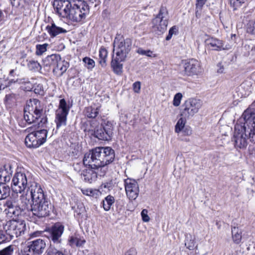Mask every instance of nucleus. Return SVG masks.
<instances>
[{
	"label": "nucleus",
	"instance_id": "nucleus-1",
	"mask_svg": "<svg viewBox=\"0 0 255 255\" xmlns=\"http://www.w3.org/2000/svg\"><path fill=\"white\" fill-rule=\"evenodd\" d=\"M28 196L32 197V203L30 210L33 215L38 218H43L49 215L52 205L50 201L44 194L43 191L36 182L30 183L28 190Z\"/></svg>",
	"mask_w": 255,
	"mask_h": 255
},
{
	"label": "nucleus",
	"instance_id": "nucleus-2",
	"mask_svg": "<svg viewBox=\"0 0 255 255\" xmlns=\"http://www.w3.org/2000/svg\"><path fill=\"white\" fill-rule=\"evenodd\" d=\"M115 159V151L110 147H96L84 155L83 162L85 166L101 167L112 162Z\"/></svg>",
	"mask_w": 255,
	"mask_h": 255
},
{
	"label": "nucleus",
	"instance_id": "nucleus-3",
	"mask_svg": "<svg viewBox=\"0 0 255 255\" xmlns=\"http://www.w3.org/2000/svg\"><path fill=\"white\" fill-rule=\"evenodd\" d=\"M47 122V118L43 117L37 125L34 126L35 130L32 131L31 128L27 129L30 132L26 136L25 143L29 148H37L44 143L47 139L48 131L45 129H39L44 128Z\"/></svg>",
	"mask_w": 255,
	"mask_h": 255
},
{
	"label": "nucleus",
	"instance_id": "nucleus-4",
	"mask_svg": "<svg viewBox=\"0 0 255 255\" xmlns=\"http://www.w3.org/2000/svg\"><path fill=\"white\" fill-rule=\"evenodd\" d=\"M43 105L36 99L27 101L24 108V119L29 124L34 123L43 117ZM43 117H44L43 116Z\"/></svg>",
	"mask_w": 255,
	"mask_h": 255
},
{
	"label": "nucleus",
	"instance_id": "nucleus-5",
	"mask_svg": "<svg viewBox=\"0 0 255 255\" xmlns=\"http://www.w3.org/2000/svg\"><path fill=\"white\" fill-rule=\"evenodd\" d=\"M132 41L129 38L125 39L120 35L117 36L114 42V52L121 61H125L131 48Z\"/></svg>",
	"mask_w": 255,
	"mask_h": 255
},
{
	"label": "nucleus",
	"instance_id": "nucleus-6",
	"mask_svg": "<svg viewBox=\"0 0 255 255\" xmlns=\"http://www.w3.org/2000/svg\"><path fill=\"white\" fill-rule=\"evenodd\" d=\"M88 13L89 7L86 3L81 1L72 3L67 18L73 22H80L85 18Z\"/></svg>",
	"mask_w": 255,
	"mask_h": 255
},
{
	"label": "nucleus",
	"instance_id": "nucleus-7",
	"mask_svg": "<svg viewBox=\"0 0 255 255\" xmlns=\"http://www.w3.org/2000/svg\"><path fill=\"white\" fill-rule=\"evenodd\" d=\"M3 230L10 238H17L24 234L26 225L24 221L12 220L3 225Z\"/></svg>",
	"mask_w": 255,
	"mask_h": 255
},
{
	"label": "nucleus",
	"instance_id": "nucleus-8",
	"mask_svg": "<svg viewBox=\"0 0 255 255\" xmlns=\"http://www.w3.org/2000/svg\"><path fill=\"white\" fill-rule=\"evenodd\" d=\"M168 19V12L162 6L158 15L152 20L153 30L158 35L163 33L166 30Z\"/></svg>",
	"mask_w": 255,
	"mask_h": 255
},
{
	"label": "nucleus",
	"instance_id": "nucleus-9",
	"mask_svg": "<svg viewBox=\"0 0 255 255\" xmlns=\"http://www.w3.org/2000/svg\"><path fill=\"white\" fill-rule=\"evenodd\" d=\"M247 127L237 124L235 127V132L232 138L234 145L237 148H245L248 144Z\"/></svg>",
	"mask_w": 255,
	"mask_h": 255
},
{
	"label": "nucleus",
	"instance_id": "nucleus-10",
	"mask_svg": "<svg viewBox=\"0 0 255 255\" xmlns=\"http://www.w3.org/2000/svg\"><path fill=\"white\" fill-rule=\"evenodd\" d=\"M33 182H28L26 174L22 171H18L15 173L12 180L11 187L13 191L16 193L24 192L30 183Z\"/></svg>",
	"mask_w": 255,
	"mask_h": 255
},
{
	"label": "nucleus",
	"instance_id": "nucleus-11",
	"mask_svg": "<svg viewBox=\"0 0 255 255\" xmlns=\"http://www.w3.org/2000/svg\"><path fill=\"white\" fill-rule=\"evenodd\" d=\"M70 108L65 99L60 100L57 110L56 111L55 122L56 128L66 126L67 124V117L69 113Z\"/></svg>",
	"mask_w": 255,
	"mask_h": 255
},
{
	"label": "nucleus",
	"instance_id": "nucleus-12",
	"mask_svg": "<svg viewBox=\"0 0 255 255\" xmlns=\"http://www.w3.org/2000/svg\"><path fill=\"white\" fill-rule=\"evenodd\" d=\"M202 106V102L199 99H190L187 100L183 105L181 117L188 119L198 113Z\"/></svg>",
	"mask_w": 255,
	"mask_h": 255
},
{
	"label": "nucleus",
	"instance_id": "nucleus-13",
	"mask_svg": "<svg viewBox=\"0 0 255 255\" xmlns=\"http://www.w3.org/2000/svg\"><path fill=\"white\" fill-rule=\"evenodd\" d=\"M183 74L188 76L197 75L202 72L200 62L195 59L185 60L183 63Z\"/></svg>",
	"mask_w": 255,
	"mask_h": 255
},
{
	"label": "nucleus",
	"instance_id": "nucleus-14",
	"mask_svg": "<svg viewBox=\"0 0 255 255\" xmlns=\"http://www.w3.org/2000/svg\"><path fill=\"white\" fill-rule=\"evenodd\" d=\"M125 188L127 197L129 200H135L139 194V186L134 179L127 178L124 181Z\"/></svg>",
	"mask_w": 255,
	"mask_h": 255
},
{
	"label": "nucleus",
	"instance_id": "nucleus-15",
	"mask_svg": "<svg viewBox=\"0 0 255 255\" xmlns=\"http://www.w3.org/2000/svg\"><path fill=\"white\" fill-rule=\"evenodd\" d=\"M71 3L69 0H55L53 6L55 12L60 17L67 18Z\"/></svg>",
	"mask_w": 255,
	"mask_h": 255
},
{
	"label": "nucleus",
	"instance_id": "nucleus-16",
	"mask_svg": "<svg viewBox=\"0 0 255 255\" xmlns=\"http://www.w3.org/2000/svg\"><path fill=\"white\" fill-rule=\"evenodd\" d=\"M64 227L60 224H56L49 230L48 238L54 243L61 242V237L64 231Z\"/></svg>",
	"mask_w": 255,
	"mask_h": 255
},
{
	"label": "nucleus",
	"instance_id": "nucleus-17",
	"mask_svg": "<svg viewBox=\"0 0 255 255\" xmlns=\"http://www.w3.org/2000/svg\"><path fill=\"white\" fill-rule=\"evenodd\" d=\"M46 247L45 241L38 239L29 242L27 248L38 255H41L44 252Z\"/></svg>",
	"mask_w": 255,
	"mask_h": 255
},
{
	"label": "nucleus",
	"instance_id": "nucleus-18",
	"mask_svg": "<svg viewBox=\"0 0 255 255\" xmlns=\"http://www.w3.org/2000/svg\"><path fill=\"white\" fill-rule=\"evenodd\" d=\"M244 121V125L242 126H246L247 128H250L255 125V112L251 109H247L243 113L242 118Z\"/></svg>",
	"mask_w": 255,
	"mask_h": 255
},
{
	"label": "nucleus",
	"instance_id": "nucleus-19",
	"mask_svg": "<svg viewBox=\"0 0 255 255\" xmlns=\"http://www.w3.org/2000/svg\"><path fill=\"white\" fill-rule=\"evenodd\" d=\"M6 206L7 208L5 209V212L10 218L14 219L19 216L22 211L15 202L7 201Z\"/></svg>",
	"mask_w": 255,
	"mask_h": 255
},
{
	"label": "nucleus",
	"instance_id": "nucleus-20",
	"mask_svg": "<svg viewBox=\"0 0 255 255\" xmlns=\"http://www.w3.org/2000/svg\"><path fill=\"white\" fill-rule=\"evenodd\" d=\"M12 174L11 166L5 164L0 167V183H6L11 179Z\"/></svg>",
	"mask_w": 255,
	"mask_h": 255
},
{
	"label": "nucleus",
	"instance_id": "nucleus-21",
	"mask_svg": "<svg viewBox=\"0 0 255 255\" xmlns=\"http://www.w3.org/2000/svg\"><path fill=\"white\" fill-rule=\"evenodd\" d=\"M60 57L59 54H56L47 56L43 61L44 67L47 68V70L52 69L53 71V69L57 65V62L60 60Z\"/></svg>",
	"mask_w": 255,
	"mask_h": 255
},
{
	"label": "nucleus",
	"instance_id": "nucleus-22",
	"mask_svg": "<svg viewBox=\"0 0 255 255\" xmlns=\"http://www.w3.org/2000/svg\"><path fill=\"white\" fill-rule=\"evenodd\" d=\"M29 187L30 185L28 186L25 193H24L20 196L18 203L16 204L22 211L28 210L29 207L31 208V204L30 202V199H32V197L28 196V190Z\"/></svg>",
	"mask_w": 255,
	"mask_h": 255
},
{
	"label": "nucleus",
	"instance_id": "nucleus-23",
	"mask_svg": "<svg viewBox=\"0 0 255 255\" xmlns=\"http://www.w3.org/2000/svg\"><path fill=\"white\" fill-rule=\"evenodd\" d=\"M81 175L86 182L90 183L96 181L97 178V173H96V170L92 167L90 166L83 170Z\"/></svg>",
	"mask_w": 255,
	"mask_h": 255
},
{
	"label": "nucleus",
	"instance_id": "nucleus-24",
	"mask_svg": "<svg viewBox=\"0 0 255 255\" xmlns=\"http://www.w3.org/2000/svg\"><path fill=\"white\" fill-rule=\"evenodd\" d=\"M206 41L207 44L210 46L212 47V49L213 50L221 51L229 49L227 46L225 47L224 46V44L222 40L215 38H209Z\"/></svg>",
	"mask_w": 255,
	"mask_h": 255
},
{
	"label": "nucleus",
	"instance_id": "nucleus-25",
	"mask_svg": "<svg viewBox=\"0 0 255 255\" xmlns=\"http://www.w3.org/2000/svg\"><path fill=\"white\" fill-rule=\"evenodd\" d=\"M69 67V63L65 60L62 59L60 57V60L57 62L55 69H53V73L57 76H62L65 73Z\"/></svg>",
	"mask_w": 255,
	"mask_h": 255
},
{
	"label": "nucleus",
	"instance_id": "nucleus-26",
	"mask_svg": "<svg viewBox=\"0 0 255 255\" xmlns=\"http://www.w3.org/2000/svg\"><path fill=\"white\" fill-rule=\"evenodd\" d=\"M46 29L52 37H55L60 33L67 32L65 29L57 26L54 23H52L50 25H47L46 27Z\"/></svg>",
	"mask_w": 255,
	"mask_h": 255
},
{
	"label": "nucleus",
	"instance_id": "nucleus-27",
	"mask_svg": "<svg viewBox=\"0 0 255 255\" xmlns=\"http://www.w3.org/2000/svg\"><path fill=\"white\" fill-rule=\"evenodd\" d=\"M119 58V57L117 56L115 58L113 55L111 62V66L114 72L117 74H121L122 73L123 70V64H121L120 62L124 61H121Z\"/></svg>",
	"mask_w": 255,
	"mask_h": 255
},
{
	"label": "nucleus",
	"instance_id": "nucleus-28",
	"mask_svg": "<svg viewBox=\"0 0 255 255\" xmlns=\"http://www.w3.org/2000/svg\"><path fill=\"white\" fill-rule=\"evenodd\" d=\"M94 135L95 137L98 138L100 140H111V138L107 134V133L106 132V131L104 129L101 127L99 128H98L94 131Z\"/></svg>",
	"mask_w": 255,
	"mask_h": 255
},
{
	"label": "nucleus",
	"instance_id": "nucleus-29",
	"mask_svg": "<svg viewBox=\"0 0 255 255\" xmlns=\"http://www.w3.org/2000/svg\"><path fill=\"white\" fill-rule=\"evenodd\" d=\"M85 242L84 239H80L76 236H71L69 239V244L72 247H82L84 245Z\"/></svg>",
	"mask_w": 255,
	"mask_h": 255
},
{
	"label": "nucleus",
	"instance_id": "nucleus-30",
	"mask_svg": "<svg viewBox=\"0 0 255 255\" xmlns=\"http://www.w3.org/2000/svg\"><path fill=\"white\" fill-rule=\"evenodd\" d=\"M10 189L9 186L5 183H0V200L6 199L10 195Z\"/></svg>",
	"mask_w": 255,
	"mask_h": 255
},
{
	"label": "nucleus",
	"instance_id": "nucleus-31",
	"mask_svg": "<svg viewBox=\"0 0 255 255\" xmlns=\"http://www.w3.org/2000/svg\"><path fill=\"white\" fill-rule=\"evenodd\" d=\"M108 53V50L105 47H102L100 48L99 50V63L103 67L107 65Z\"/></svg>",
	"mask_w": 255,
	"mask_h": 255
},
{
	"label": "nucleus",
	"instance_id": "nucleus-32",
	"mask_svg": "<svg viewBox=\"0 0 255 255\" xmlns=\"http://www.w3.org/2000/svg\"><path fill=\"white\" fill-rule=\"evenodd\" d=\"M232 234L233 241L236 244H239L242 240V232L238 227L232 228Z\"/></svg>",
	"mask_w": 255,
	"mask_h": 255
},
{
	"label": "nucleus",
	"instance_id": "nucleus-33",
	"mask_svg": "<svg viewBox=\"0 0 255 255\" xmlns=\"http://www.w3.org/2000/svg\"><path fill=\"white\" fill-rule=\"evenodd\" d=\"M115 202V198L111 195L107 196L105 199L103 201V207L104 209L106 211H109L111 209V206Z\"/></svg>",
	"mask_w": 255,
	"mask_h": 255
},
{
	"label": "nucleus",
	"instance_id": "nucleus-34",
	"mask_svg": "<svg viewBox=\"0 0 255 255\" xmlns=\"http://www.w3.org/2000/svg\"><path fill=\"white\" fill-rule=\"evenodd\" d=\"M99 108L89 107L85 109V115L89 118H95L99 114Z\"/></svg>",
	"mask_w": 255,
	"mask_h": 255
},
{
	"label": "nucleus",
	"instance_id": "nucleus-35",
	"mask_svg": "<svg viewBox=\"0 0 255 255\" xmlns=\"http://www.w3.org/2000/svg\"><path fill=\"white\" fill-rule=\"evenodd\" d=\"M27 67L29 70L34 72L39 71L41 69L40 64L35 60H30L27 63Z\"/></svg>",
	"mask_w": 255,
	"mask_h": 255
},
{
	"label": "nucleus",
	"instance_id": "nucleus-36",
	"mask_svg": "<svg viewBox=\"0 0 255 255\" xmlns=\"http://www.w3.org/2000/svg\"><path fill=\"white\" fill-rule=\"evenodd\" d=\"M186 119L182 117L180 118L175 127V132L178 133L183 129L186 124Z\"/></svg>",
	"mask_w": 255,
	"mask_h": 255
},
{
	"label": "nucleus",
	"instance_id": "nucleus-37",
	"mask_svg": "<svg viewBox=\"0 0 255 255\" xmlns=\"http://www.w3.org/2000/svg\"><path fill=\"white\" fill-rule=\"evenodd\" d=\"M102 128L104 129V130L106 131V132L107 133V134L111 138L113 136L114 129V125L113 123L110 121H108L104 124Z\"/></svg>",
	"mask_w": 255,
	"mask_h": 255
},
{
	"label": "nucleus",
	"instance_id": "nucleus-38",
	"mask_svg": "<svg viewBox=\"0 0 255 255\" xmlns=\"http://www.w3.org/2000/svg\"><path fill=\"white\" fill-rule=\"evenodd\" d=\"M247 32L255 36V19L250 20L246 25Z\"/></svg>",
	"mask_w": 255,
	"mask_h": 255
},
{
	"label": "nucleus",
	"instance_id": "nucleus-39",
	"mask_svg": "<svg viewBox=\"0 0 255 255\" xmlns=\"http://www.w3.org/2000/svg\"><path fill=\"white\" fill-rule=\"evenodd\" d=\"M47 255H65V253L62 250H59L53 247L51 244L47 250Z\"/></svg>",
	"mask_w": 255,
	"mask_h": 255
},
{
	"label": "nucleus",
	"instance_id": "nucleus-40",
	"mask_svg": "<svg viewBox=\"0 0 255 255\" xmlns=\"http://www.w3.org/2000/svg\"><path fill=\"white\" fill-rule=\"evenodd\" d=\"M247 133L249 140L251 142L255 143V125L250 128H247Z\"/></svg>",
	"mask_w": 255,
	"mask_h": 255
},
{
	"label": "nucleus",
	"instance_id": "nucleus-41",
	"mask_svg": "<svg viewBox=\"0 0 255 255\" xmlns=\"http://www.w3.org/2000/svg\"><path fill=\"white\" fill-rule=\"evenodd\" d=\"M185 244L187 249L189 250H193L195 248V241L194 239H192L191 236H190L189 238H187ZM195 248L197 249V245L195 247Z\"/></svg>",
	"mask_w": 255,
	"mask_h": 255
},
{
	"label": "nucleus",
	"instance_id": "nucleus-42",
	"mask_svg": "<svg viewBox=\"0 0 255 255\" xmlns=\"http://www.w3.org/2000/svg\"><path fill=\"white\" fill-rule=\"evenodd\" d=\"M48 46L47 43L43 44H38L36 46V54L37 55H41L47 50Z\"/></svg>",
	"mask_w": 255,
	"mask_h": 255
},
{
	"label": "nucleus",
	"instance_id": "nucleus-43",
	"mask_svg": "<svg viewBox=\"0 0 255 255\" xmlns=\"http://www.w3.org/2000/svg\"><path fill=\"white\" fill-rule=\"evenodd\" d=\"M245 0H230V3L234 10H236L245 3Z\"/></svg>",
	"mask_w": 255,
	"mask_h": 255
},
{
	"label": "nucleus",
	"instance_id": "nucleus-44",
	"mask_svg": "<svg viewBox=\"0 0 255 255\" xmlns=\"http://www.w3.org/2000/svg\"><path fill=\"white\" fill-rule=\"evenodd\" d=\"M137 53L140 55H146L149 57H155L156 56V54H154L152 51L150 50H145L142 48H138Z\"/></svg>",
	"mask_w": 255,
	"mask_h": 255
},
{
	"label": "nucleus",
	"instance_id": "nucleus-45",
	"mask_svg": "<svg viewBox=\"0 0 255 255\" xmlns=\"http://www.w3.org/2000/svg\"><path fill=\"white\" fill-rule=\"evenodd\" d=\"M83 61L85 63L86 66L89 69H92L95 67V61L89 57H85L83 59Z\"/></svg>",
	"mask_w": 255,
	"mask_h": 255
},
{
	"label": "nucleus",
	"instance_id": "nucleus-46",
	"mask_svg": "<svg viewBox=\"0 0 255 255\" xmlns=\"http://www.w3.org/2000/svg\"><path fill=\"white\" fill-rule=\"evenodd\" d=\"M93 168L96 170V173H97V176L99 175L100 176H104L107 170L106 166H101L100 167H92Z\"/></svg>",
	"mask_w": 255,
	"mask_h": 255
},
{
	"label": "nucleus",
	"instance_id": "nucleus-47",
	"mask_svg": "<svg viewBox=\"0 0 255 255\" xmlns=\"http://www.w3.org/2000/svg\"><path fill=\"white\" fill-rule=\"evenodd\" d=\"M13 249L11 246H9L0 251V255H12Z\"/></svg>",
	"mask_w": 255,
	"mask_h": 255
},
{
	"label": "nucleus",
	"instance_id": "nucleus-48",
	"mask_svg": "<svg viewBox=\"0 0 255 255\" xmlns=\"http://www.w3.org/2000/svg\"><path fill=\"white\" fill-rule=\"evenodd\" d=\"M182 98V95L180 93H178L174 97L173 104L174 106L177 107L179 106L181 100Z\"/></svg>",
	"mask_w": 255,
	"mask_h": 255
},
{
	"label": "nucleus",
	"instance_id": "nucleus-49",
	"mask_svg": "<svg viewBox=\"0 0 255 255\" xmlns=\"http://www.w3.org/2000/svg\"><path fill=\"white\" fill-rule=\"evenodd\" d=\"M81 191L84 195L93 197L96 194V190L92 189L84 188L82 189Z\"/></svg>",
	"mask_w": 255,
	"mask_h": 255
},
{
	"label": "nucleus",
	"instance_id": "nucleus-50",
	"mask_svg": "<svg viewBox=\"0 0 255 255\" xmlns=\"http://www.w3.org/2000/svg\"><path fill=\"white\" fill-rule=\"evenodd\" d=\"M207 0H196V14H197V13L199 11H200L205 4Z\"/></svg>",
	"mask_w": 255,
	"mask_h": 255
},
{
	"label": "nucleus",
	"instance_id": "nucleus-51",
	"mask_svg": "<svg viewBox=\"0 0 255 255\" xmlns=\"http://www.w3.org/2000/svg\"><path fill=\"white\" fill-rule=\"evenodd\" d=\"M142 220L144 222H148L150 220V218L148 215V211L146 209H143L141 212Z\"/></svg>",
	"mask_w": 255,
	"mask_h": 255
},
{
	"label": "nucleus",
	"instance_id": "nucleus-52",
	"mask_svg": "<svg viewBox=\"0 0 255 255\" xmlns=\"http://www.w3.org/2000/svg\"><path fill=\"white\" fill-rule=\"evenodd\" d=\"M17 82H18L19 83L27 84L28 85V88H26L27 91H30L32 88V84L29 82H28L27 80H26L25 79L17 80Z\"/></svg>",
	"mask_w": 255,
	"mask_h": 255
},
{
	"label": "nucleus",
	"instance_id": "nucleus-53",
	"mask_svg": "<svg viewBox=\"0 0 255 255\" xmlns=\"http://www.w3.org/2000/svg\"><path fill=\"white\" fill-rule=\"evenodd\" d=\"M7 234L5 235L3 231L0 230V244L8 239Z\"/></svg>",
	"mask_w": 255,
	"mask_h": 255
},
{
	"label": "nucleus",
	"instance_id": "nucleus-54",
	"mask_svg": "<svg viewBox=\"0 0 255 255\" xmlns=\"http://www.w3.org/2000/svg\"><path fill=\"white\" fill-rule=\"evenodd\" d=\"M133 89L134 92L138 93L140 90V83L139 82H135L133 84Z\"/></svg>",
	"mask_w": 255,
	"mask_h": 255
},
{
	"label": "nucleus",
	"instance_id": "nucleus-55",
	"mask_svg": "<svg viewBox=\"0 0 255 255\" xmlns=\"http://www.w3.org/2000/svg\"><path fill=\"white\" fill-rule=\"evenodd\" d=\"M124 255H137V252L134 248H130L127 251Z\"/></svg>",
	"mask_w": 255,
	"mask_h": 255
},
{
	"label": "nucleus",
	"instance_id": "nucleus-56",
	"mask_svg": "<svg viewBox=\"0 0 255 255\" xmlns=\"http://www.w3.org/2000/svg\"><path fill=\"white\" fill-rule=\"evenodd\" d=\"M183 132L184 133L185 135H189L191 134L192 131L190 129L188 128H184L183 129H182Z\"/></svg>",
	"mask_w": 255,
	"mask_h": 255
},
{
	"label": "nucleus",
	"instance_id": "nucleus-57",
	"mask_svg": "<svg viewBox=\"0 0 255 255\" xmlns=\"http://www.w3.org/2000/svg\"><path fill=\"white\" fill-rule=\"evenodd\" d=\"M12 6H18L19 4V0H10Z\"/></svg>",
	"mask_w": 255,
	"mask_h": 255
},
{
	"label": "nucleus",
	"instance_id": "nucleus-58",
	"mask_svg": "<svg viewBox=\"0 0 255 255\" xmlns=\"http://www.w3.org/2000/svg\"><path fill=\"white\" fill-rule=\"evenodd\" d=\"M176 32H177V28H176L175 26H173L169 30V32L170 33H171L172 35L174 34H176Z\"/></svg>",
	"mask_w": 255,
	"mask_h": 255
},
{
	"label": "nucleus",
	"instance_id": "nucleus-59",
	"mask_svg": "<svg viewBox=\"0 0 255 255\" xmlns=\"http://www.w3.org/2000/svg\"><path fill=\"white\" fill-rule=\"evenodd\" d=\"M81 165H82V164L80 163H76V164H74V166L75 170L78 172H80V168Z\"/></svg>",
	"mask_w": 255,
	"mask_h": 255
},
{
	"label": "nucleus",
	"instance_id": "nucleus-60",
	"mask_svg": "<svg viewBox=\"0 0 255 255\" xmlns=\"http://www.w3.org/2000/svg\"><path fill=\"white\" fill-rule=\"evenodd\" d=\"M13 97V95H6L5 98L6 101H10Z\"/></svg>",
	"mask_w": 255,
	"mask_h": 255
},
{
	"label": "nucleus",
	"instance_id": "nucleus-61",
	"mask_svg": "<svg viewBox=\"0 0 255 255\" xmlns=\"http://www.w3.org/2000/svg\"><path fill=\"white\" fill-rule=\"evenodd\" d=\"M40 234V233L39 232H35L30 234V237H37Z\"/></svg>",
	"mask_w": 255,
	"mask_h": 255
},
{
	"label": "nucleus",
	"instance_id": "nucleus-62",
	"mask_svg": "<svg viewBox=\"0 0 255 255\" xmlns=\"http://www.w3.org/2000/svg\"><path fill=\"white\" fill-rule=\"evenodd\" d=\"M172 36V34L168 32V34L167 35V36L166 37V40H169L171 38Z\"/></svg>",
	"mask_w": 255,
	"mask_h": 255
},
{
	"label": "nucleus",
	"instance_id": "nucleus-63",
	"mask_svg": "<svg viewBox=\"0 0 255 255\" xmlns=\"http://www.w3.org/2000/svg\"><path fill=\"white\" fill-rule=\"evenodd\" d=\"M223 68H220L218 70V72L219 73H223Z\"/></svg>",
	"mask_w": 255,
	"mask_h": 255
},
{
	"label": "nucleus",
	"instance_id": "nucleus-64",
	"mask_svg": "<svg viewBox=\"0 0 255 255\" xmlns=\"http://www.w3.org/2000/svg\"><path fill=\"white\" fill-rule=\"evenodd\" d=\"M14 71V70H11L10 71L9 74H10V75H12V74L13 73Z\"/></svg>",
	"mask_w": 255,
	"mask_h": 255
}]
</instances>
